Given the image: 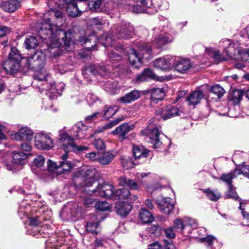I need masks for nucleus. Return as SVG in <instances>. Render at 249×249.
Returning a JSON list of instances; mask_svg holds the SVG:
<instances>
[{"label": "nucleus", "instance_id": "obj_51", "mask_svg": "<svg viewBox=\"0 0 249 249\" xmlns=\"http://www.w3.org/2000/svg\"><path fill=\"white\" fill-rule=\"evenodd\" d=\"M200 241L204 243L208 248H212L213 242L216 241V239L212 235H208L205 237L201 238Z\"/></svg>", "mask_w": 249, "mask_h": 249}, {"label": "nucleus", "instance_id": "obj_30", "mask_svg": "<svg viewBox=\"0 0 249 249\" xmlns=\"http://www.w3.org/2000/svg\"><path fill=\"white\" fill-rule=\"evenodd\" d=\"M164 95V91L162 88H155L151 90V100L156 103L162 100Z\"/></svg>", "mask_w": 249, "mask_h": 249}, {"label": "nucleus", "instance_id": "obj_46", "mask_svg": "<svg viewBox=\"0 0 249 249\" xmlns=\"http://www.w3.org/2000/svg\"><path fill=\"white\" fill-rule=\"evenodd\" d=\"M237 177V175L236 174H234V170L233 172L230 173L223 174L221 176L220 179L227 183L228 184L229 187H231V186H232L231 184L232 180Z\"/></svg>", "mask_w": 249, "mask_h": 249}, {"label": "nucleus", "instance_id": "obj_29", "mask_svg": "<svg viewBox=\"0 0 249 249\" xmlns=\"http://www.w3.org/2000/svg\"><path fill=\"white\" fill-rule=\"evenodd\" d=\"M78 41L79 42L83 44L89 43L90 44V46L87 47V48L88 50H91L94 49V47L98 42V38L94 34H91L88 37L80 36Z\"/></svg>", "mask_w": 249, "mask_h": 249}, {"label": "nucleus", "instance_id": "obj_37", "mask_svg": "<svg viewBox=\"0 0 249 249\" xmlns=\"http://www.w3.org/2000/svg\"><path fill=\"white\" fill-rule=\"evenodd\" d=\"M114 155L109 152H106L100 155L98 158V161L101 164L106 165L109 164L113 159Z\"/></svg>", "mask_w": 249, "mask_h": 249}, {"label": "nucleus", "instance_id": "obj_34", "mask_svg": "<svg viewBox=\"0 0 249 249\" xmlns=\"http://www.w3.org/2000/svg\"><path fill=\"white\" fill-rule=\"evenodd\" d=\"M76 215V211H71L69 206L63 208L60 212V216L65 220H73V217Z\"/></svg>", "mask_w": 249, "mask_h": 249}, {"label": "nucleus", "instance_id": "obj_11", "mask_svg": "<svg viewBox=\"0 0 249 249\" xmlns=\"http://www.w3.org/2000/svg\"><path fill=\"white\" fill-rule=\"evenodd\" d=\"M96 174L97 170L91 166L83 167L79 171V175L84 178L85 187H90L95 182V177Z\"/></svg>", "mask_w": 249, "mask_h": 249}, {"label": "nucleus", "instance_id": "obj_7", "mask_svg": "<svg viewBox=\"0 0 249 249\" xmlns=\"http://www.w3.org/2000/svg\"><path fill=\"white\" fill-rule=\"evenodd\" d=\"M35 145L40 150H49L54 146L52 135L50 133L42 131L36 133L35 136Z\"/></svg>", "mask_w": 249, "mask_h": 249}, {"label": "nucleus", "instance_id": "obj_58", "mask_svg": "<svg viewBox=\"0 0 249 249\" xmlns=\"http://www.w3.org/2000/svg\"><path fill=\"white\" fill-rule=\"evenodd\" d=\"M225 197L226 198H232L235 199V200L239 198L237 194L233 189L232 186H231V187H229V190L226 192Z\"/></svg>", "mask_w": 249, "mask_h": 249}, {"label": "nucleus", "instance_id": "obj_63", "mask_svg": "<svg viewBox=\"0 0 249 249\" xmlns=\"http://www.w3.org/2000/svg\"><path fill=\"white\" fill-rule=\"evenodd\" d=\"M106 240L102 238H96L94 242V249H97L98 248L103 247Z\"/></svg>", "mask_w": 249, "mask_h": 249}, {"label": "nucleus", "instance_id": "obj_5", "mask_svg": "<svg viewBox=\"0 0 249 249\" xmlns=\"http://www.w3.org/2000/svg\"><path fill=\"white\" fill-rule=\"evenodd\" d=\"M151 54V47L149 43H141L137 46V50L129 48L127 51V58L130 64L136 68L142 65V58L149 59Z\"/></svg>", "mask_w": 249, "mask_h": 249}, {"label": "nucleus", "instance_id": "obj_22", "mask_svg": "<svg viewBox=\"0 0 249 249\" xmlns=\"http://www.w3.org/2000/svg\"><path fill=\"white\" fill-rule=\"evenodd\" d=\"M132 208V205L126 202H118L115 205L117 213L123 217L127 215L131 211Z\"/></svg>", "mask_w": 249, "mask_h": 249}, {"label": "nucleus", "instance_id": "obj_18", "mask_svg": "<svg viewBox=\"0 0 249 249\" xmlns=\"http://www.w3.org/2000/svg\"><path fill=\"white\" fill-rule=\"evenodd\" d=\"M157 201L160 211L164 213H170L174 207V201L169 197H163Z\"/></svg>", "mask_w": 249, "mask_h": 249}, {"label": "nucleus", "instance_id": "obj_49", "mask_svg": "<svg viewBox=\"0 0 249 249\" xmlns=\"http://www.w3.org/2000/svg\"><path fill=\"white\" fill-rule=\"evenodd\" d=\"M234 174H236L237 176L240 174H242L245 177L249 178V165H242L239 166L234 170Z\"/></svg>", "mask_w": 249, "mask_h": 249}, {"label": "nucleus", "instance_id": "obj_55", "mask_svg": "<svg viewBox=\"0 0 249 249\" xmlns=\"http://www.w3.org/2000/svg\"><path fill=\"white\" fill-rule=\"evenodd\" d=\"M5 166L6 168L9 170L13 172H17L20 169V167L18 164H16L13 161H8L5 163Z\"/></svg>", "mask_w": 249, "mask_h": 249}, {"label": "nucleus", "instance_id": "obj_33", "mask_svg": "<svg viewBox=\"0 0 249 249\" xmlns=\"http://www.w3.org/2000/svg\"><path fill=\"white\" fill-rule=\"evenodd\" d=\"M124 53L123 49H121L120 51L116 50L115 52L111 51L108 53V59L112 64L120 62L122 59V53Z\"/></svg>", "mask_w": 249, "mask_h": 249}, {"label": "nucleus", "instance_id": "obj_60", "mask_svg": "<svg viewBox=\"0 0 249 249\" xmlns=\"http://www.w3.org/2000/svg\"><path fill=\"white\" fill-rule=\"evenodd\" d=\"M54 17L55 18L58 20L56 25H58V27H60V26L62 24L63 22L65 20L63 14L61 11H56L54 12Z\"/></svg>", "mask_w": 249, "mask_h": 249}, {"label": "nucleus", "instance_id": "obj_19", "mask_svg": "<svg viewBox=\"0 0 249 249\" xmlns=\"http://www.w3.org/2000/svg\"><path fill=\"white\" fill-rule=\"evenodd\" d=\"M141 92L137 89L133 90L117 99V101L123 104H129L139 99L141 96Z\"/></svg>", "mask_w": 249, "mask_h": 249}, {"label": "nucleus", "instance_id": "obj_35", "mask_svg": "<svg viewBox=\"0 0 249 249\" xmlns=\"http://www.w3.org/2000/svg\"><path fill=\"white\" fill-rule=\"evenodd\" d=\"M173 227L178 232L185 234V230L186 229V225L185 222V218L181 219L178 218L174 221Z\"/></svg>", "mask_w": 249, "mask_h": 249}, {"label": "nucleus", "instance_id": "obj_8", "mask_svg": "<svg viewBox=\"0 0 249 249\" xmlns=\"http://www.w3.org/2000/svg\"><path fill=\"white\" fill-rule=\"evenodd\" d=\"M68 153L65 152V154L62 156L63 160L62 161L57 162L49 161V169L53 170L57 175H61L69 171L72 168V164L71 161L67 160L68 158L67 154Z\"/></svg>", "mask_w": 249, "mask_h": 249}, {"label": "nucleus", "instance_id": "obj_57", "mask_svg": "<svg viewBox=\"0 0 249 249\" xmlns=\"http://www.w3.org/2000/svg\"><path fill=\"white\" fill-rule=\"evenodd\" d=\"M66 245H63L59 247H57L56 243H53L51 241H47L46 243V249H67Z\"/></svg>", "mask_w": 249, "mask_h": 249}, {"label": "nucleus", "instance_id": "obj_13", "mask_svg": "<svg viewBox=\"0 0 249 249\" xmlns=\"http://www.w3.org/2000/svg\"><path fill=\"white\" fill-rule=\"evenodd\" d=\"M173 65V69L181 73H185L192 66L188 59L176 56H174Z\"/></svg>", "mask_w": 249, "mask_h": 249}, {"label": "nucleus", "instance_id": "obj_4", "mask_svg": "<svg viewBox=\"0 0 249 249\" xmlns=\"http://www.w3.org/2000/svg\"><path fill=\"white\" fill-rule=\"evenodd\" d=\"M134 35L133 27L130 23H122L120 26H115L111 28L110 34L106 33L102 35L99 41L105 47L114 46V42L118 39H127Z\"/></svg>", "mask_w": 249, "mask_h": 249}, {"label": "nucleus", "instance_id": "obj_38", "mask_svg": "<svg viewBox=\"0 0 249 249\" xmlns=\"http://www.w3.org/2000/svg\"><path fill=\"white\" fill-rule=\"evenodd\" d=\"M130 196L129 191L125 188L118 189L114 194V198L117 200L128 199Z\"/></svg>", "mask_w": 249, "mask_h": 249}, {"label": "nucleus", "instance_id": "obj_47", "mask_svg": "<svg viewBox=\"0 0 249 249\" xmlns=\"http://www.w3.org/2000/svg\"><path fill=\"white\" fill-rule=\"evenodd\" d=\"M102 0H90L88 3L87 2V7L93 11H98L101 10V5Z\"/></svg>", "mask_w": 249, "mask_h": 249}, {"label": "nucleus", "instance_id": "obj_36", "mask_svg": "<svg viewBox=\"0 0 249 249\" xmlns=\"http://www.w3.org/2000/svg\"><path fill=\"white\" fill-rule=\"evenodd\" d=\"M86 230L87 231L92 234H98L101 231V228L99 225V222H87L86 224Z\"/></svg>", "mask_w": 249, "mask_h": 249}, {"label": "nucleus", "instance_id": "obj_39", "mask_svg": "<svg viewBox=\"0 0 249 249\" xmlns=\"http://www.w3.org/2000/svg\"><path fill=\"white\" fill-rule=\"evenodd\" d=\"M24 44L28 50L35 49L38 45V40L35 36H29L25 38Z\"/></svg>", "mask_w": 249, "mask_h": 249}, {"label": "nucleus", "instance_id": "obj_32", "mask_svg": "<svg viewBox=\"0 0 249 249\" xmlns=\"http://www.w3.org/2000/svg\"><path fill=\"white\" fill-rule=\"evenodd\" d=\"M124 120V118L123 117H121L114 120H112L105 124L104 125L98 127L96 130V132L98 133L102 132L105 130L110 129Z\"/></svg>", "mask_w": 249, "mask_h": 249}, {"label": "nucleus", "instance_id": "obj_48", "mask_svg": "<svg viewBox=\"0 0 249 249\" xmlns=\"http://www.w3.org/2000/svg\"><path fill=\"white\" fill-rule=\"evenodd\" d=\"M210 91L214 94L218 98L222 97L225 93L224 89L218 84L212 86L210 89Z\"/></svg>", "mask_w": 249, "mask_h": 249}, {"label": "nucleus", "instance_id": "obj_31", "mask_svg": "<svg viewBox=\"0 0 249 249\" xmlns=\"http://www.w3.org/2000/svg\"><path fill=\"white\" fill-rule=\"evenodd\" d=\"M139 217L143 223H151L154 220V217L151 213L145 208H142L139 212Z\"/></svg>", "mask_w": 249, "mask_h": 249}, {"label": "nucleus", "instance_id": "obj_1", "mask_svg": "<svg viewBox=\"0 0 249 249\" xmlns=\"http://www.w3.org/2000/svg\"><path fill=\"white\" fill-rule=\"evenodd\" d=\"M45 55L41 52H36L33 55L28 57H21L18 50L12 47L8 58L3 63V69L7 74L17 73L20 68V61L25 64V67L39 71L34 75V81L42 82L38 89L40 92L45 90L50 94V98L54 99L60 95L64 88V84L59 82L55 84L51 75L43 68L45 63Z\"/></svg>", "mask_w": 249, "mask_h": 249}, {"label": "nucleus", "instance_id": "obj_61", "mask_svg": "<svg viewBox=\"0 0 249 249\" xmlns=\"http://www.w3.org/2000/svg\"><path fill=\"white\" fill-rule=\"evenodd\" d=\"M174 229V228L173 226L170 227L168 228L165 229L164 230V232L167 237L170 239H173L175 237L176 234L174 231H173Z\"/></svg>", "mask_w": 249, "mask_h": 249}, {"label": "nucleus", "instance_id": "obj_9", "mask_svg": "<svg viewBox=\"0 0 249 249\" xmlns=\"http://www.w3.org/2000/svg\"><path fill=\"white\" fill-rule=\"evenodd\" d=\"M44 219V218L43 216L30 218V225L36 228L35 230V232L33 233V236H36L37 238L41 237H45L49 234L48 231H45V229L48 227V225L47 224H43L42 225L41 224L42 221Z\"/></svg>", "mask_w": 249, "mask_h": 249}, {"label": "nucleus", "instance_id": "obj_24", "mask_svg": "<svg viewBox=\"0 0 249 249\" xmlns=\"http://www.w3.org/2000/svg\"><path fill=\"white\" fill-rule=\"evenodd\" d=\"M118 184L120 186L127 187L131 190H138L141 187V184L135 180L128 179L124 176L119 178Z\"/></svg>", "mask_w": 249, "mask_h": 249}, {"label": "nucleus", "instance_id": "obj_54", "mask_svg": "<svg viewBox=\"0 0 249 249\" xmlns=\"http://www.w3.org/2000/svg\"><path fill=\"white\" fill-rule=\"evenodd\" d=\"M96 209L101 211H106L109 210L110 205L106 201H99L96 203Z\"/></svg>", "mask_w": 249, "mask_h": 249}, {"label": "nucleus", "instance_id": "obj_28", "mask_svg": "<svg viewBox=\"0 0 249 249\" xmlns=\"http://www.w3.org/2000/svg\"><path fill=\"white\" fill-rule=\"evenodd\" d=\"M31 154L22 151H14L13 154V161L18 164L20 167L24 163V161Z\"/></svg>", "mask_w": 249, "mask_h": 249}, {"label": "nucleus", "instance_id": "obj_16", "mask_svg": "<svg viewBox=\"0 0 249 249\" xmlns=\"http://www.w3.org/2000/svg\"><path fill=\"white\" fill-rule=\"evenodd\" d=\"M174 56H167L157 59L154 62L155 68L162 71H167L173 69Z\"/></svg>", "mask_w": 249, "mask_h": 249}, {"label": "nucleus", "instance_id": "obj_41", "mask_svg": "<svg viewBox=\"0 0 249 249\" xmlns=\"http://www.w3.org/2000/svg\"><path fill=\"white\" fill-rule=\"evenodd\" d=\"M102 86L106 91L109 92H113L117 88V82L111 79L104 82Z\"/></svg>", "mask_w": 249, "mask_h": 249}, {"label": "nucleus", "instance_id": "obj_17", "mask_svg": "<svg viewBox=\"0 0 249 249\" xmlns=\"http://www.w3.org/2000/svg\"><path fill=\"white\" fill-rule=\"evenodd\" d=\"M156 113L157 116H160L164 120L180 115L178 109L172 106H168L165 108H160L157 110Z\"/></svg>", "mask_w": 249, "mask_h": 249}, {"label": "nucleus", "instance_id": "obj_3", "mask_svg": "<svg viewBox=\"0 0 249 249\" xmlns=\"http://www.w3.org/2000/svg\"><path fill=\"white\" fill-rule=\"evenodd\" d=\"M88 126L82 122H78L68 130L63 129L59 131V143L66 153L73 151L80 153L87 150L88 148L83 145H78L74 142V139L84 138Z\"/></svg>", "mask_w": 249, "mask_h": 249}, {"label": "nucleus", "instance_id": "obj_14", "mask_svg": "<svg viewBox=\"0 0 249 249\" xmlns=\"http://www.w3.org/2000/svg\"><path fill=\"white\" fill-rule=\"evenodd\" d=\"M33 135V131L28 127H21L18 132L12 131L10 134L11 139L18 141L24 139L30 141L32 139Z\"/></svg>", "mask_w": 249, "mask_h": 249}, {"label": "nucleus", "instance_id": "obj_62", "mask_svg": "<svg viewBox=\"0 0 249 249\" xmlns=\"http://www.w3.org/2000/svg\"><path fill=\"white\" fill-rule=\"evenodd\" d=\"M92 24L94 25H101L106 23V20L100 18L99 17L94 18L90 20Z\"/></svg>", "mask_w": 249, "mask_h": 249}, {"label": "nucleus", "instance_id": "obj_23", "mask_svg": "<svg viewBox=\"0 0 249 249\" xmlns=\"http://www.w3.org/2000/svg\"><path fill=\"white\" fill-rule=\"evenodd\" d=\"M0 6L5 11L8 12H14L20 6V3L18 0H9L6 1H2Z\"/></svg>", "mask_w": 249, "mask_h": 249}, {"label": "nucleus", "instance_id": "obj_15", "mask_svg": "<svg viewBox=\"0 0 249 249\" xmlns=\"http://www.w3.org/2000/svg\"><path fill=\"white\" fill-rule=\"evenodd\" d=\"M137 1L140 2V4H137L134 5L133 8L134 12L136 13H154L156 12V10L154 12L148 11L149 9L151 8V6H154L155 8H160L161 6L160 4L153 2V0H152L150 3H148L146 0H137Z\"/></svg>", "mask_w": 249, "mask_h": 249}, {"label": "nucleus", "instance_id": "obj_20", "mask_svg": "<svg viewBox=\"0 0 249 249\" xmlns=\"http://www.w3.org/2000/svg\"><path fill=\"white\" fill-rule=\"evenodd\" d=\"M133 128V125H129L127 123H124L116 127L114 130L111 132V133L117 135L120 140H124L126 138V135Z\"/></svg>", "mask_w": 249, "mask_h": 249}, {"label": "nucleus", "instance_id": "obj_12", "mask_svg": "<svg viewBox=\"0 0 249 249\" xmlns=\"http://www.w3.org/2000/svg\"><path fill=\"white\" fill-rule=\"evenodd\" d=\"M89 195L95 193L96 196L110 198L114 197L113 186L110 184L99 185L96 189L87 191Z\"/></svg>", "mask_w": 249, "mask_h": 249}, {"label": "nucleus", "instance_id": "obj_6", "mask_svg": "<svg viewBox=\"0 0 249 249\" xmlns=\"http://www.w3.org/2000/svg\"><path fill=\"white\" fill-rule=\"evenodd\" d=\"M149 122L153 123L152 120ZM141 134L145 136L146 141L152 144V147L154 148H158L161 145V142L159 140V130L154 124H150L147 128L141 131Z\"/></svg>", "mask_w": 249, "mask_h": 249}, {"label": "nucleus", "instance_id": "obj_45", "mask_svg": "<svg viewBox=\"0 0 249 249\" xmlns=\"http://www.w3.org/2000/svg\"><path fill=\"white\" fill-rule=\"evenodd\" d=\"M243 94L244 92L242 90H234L230 95V99L234 104H237L242 99Z\"/></svg>", "mask_w": 249, "mask_h": 249}, {"label": "nucleus", "instance_id": "obj_50", "mask_svg": "<svg viewBox=\"0 0 249 249\" xmlns=\"http://www.w3.org/2000/svg\"><path fill=\"white\" fill-rule=\"evenodd\" d=\"M204 192L210 199L212 201H216L220 197V194L217 190H212L208 188L206 189Z\"/></svg>", "mask_w": 249, "mask_h": 249}, {"label": "nucleus", "instance_id": "obj_53", "mask_svg": "<svg viewBox=\"0 0 249 249\" xmlns=\"http://www.w3.org/2000/svg\"><path fill=\"white\" fill-rule=\"evenodd\" d=\"M44 161L45 159L43 156L41 155L37 156L32 162V168H40L42 167L44 164Z\"/></svg>", "mask_w": 249, "mask_h": 249}, {"label": "nucleus", "instance_id": "obj_10", "mask_svg": "<svg viewBox=\"0 0 249 249\" xmlns=\"http://www.w3.org/2000/svg\"><path fill=\"white\" fill-rule=\"evenodd\" d=\"M219 43L224 48V53L228 57L232 59H236L237 51L240 50L238 49L239 43L237 42H232L229 39H224Z\"/></svg>", "mask_w": 249, "mask_h": 249}, {"label": "nucleus", "instance_id": "obj_42", "mask_svg": "<svg viewBox=\"0 0 249 249\" xmlns=\"http://www.w3.org/2000/svg\"><path fill=\"white\" fill-rule=\"evenodd\" d=\"M91 71L94 75L99 74L103 77H107L109 74L107 68L104 66H100L95 68L94 66L90 68Z\"/></svg>", "mask_w": 249, "mask_h": 249}, {"label": "nucleus", "instance_id": "obj_44", "mask_svg": "<svg viewBox=\"0 0 249 249\" xmlns=\"http://www.w3.org/2000/svg\"><path fill=\"white\" fill-rule=\"evenodd\" d=\"M26 201V200H23L18 210V215L21 219L23 218L24 216L27 215L28 213L30 210V206L29 205L26 206V204H27Z\"/></svg>", "mask_w": 249, "mask_h": 249}, {"label": "nucleus", "instance_id": "obj_56", "mask_svg": "<svg viewBox=\"0 0 249 249\" xmlns=\"http://www.w3.org/2000/svg\"><path fill=\"white\" fill-rule=\"evenodd\" d=\"M212 57H213L215 63H219L220 62L225 61L226 58L222 54L220 53L219 51H214L213 53Z\"/></svg>", "mask_w": 249, "mask_h": 249}, {"label": "nucleus", "instance_id": "obj_43", "mask_svg": "<svg viewBox=\"0 0 249 249\" xmlns=\"http://www.w3.org/2000/svg\"><path fill=\"white\" fill-rule=\"evenodd\" d=\"M236 60L249 63V49H244L237 51Z\"/></svg>", "mask_w": 249, "mask_h": 249}, {"label": "nucleus", "instance_id": "obj_40", "mask_svg": "<svg viewBox=\"0 0 249 249\" xmlns=\"http://www.w3.org/2000/svg\"><path fill=\"white\" fill-rule=\"evenodd\" d=\"M121 163L124 168L128 169L134 167V165L139 164V162L131 158L126 157L121 159Z\"/></svg>", "mask_w": 249, "mask_h": 249}, {"label": "nucleus", "instance_id": "obj_2", "mask_svg": "<svg viewBox=\"0 0 249 249\" xmlns=\"http://www.w3.org/2000/svg\"><path fill=\"white\" fill-rule=\"evenodd\" d=\"M36 28L39 38L46 44L47 50L55 56L60 55L57 50L62 45L60 40V36H62V40L66 47L74 44L71 37V33L65 32L58 25L52 24L50 19L37 22Z\"/></svg>", "mask_w": 249, "mask_h": 249}, {"label": "nucleus", "instance_id": "obj_25", "mask_svg": "<svg viewBox=\"0 0 249 249\" xmlns=\"http://www.w3.org/2000/svg\"><path fill=\"white\" fill-rule=\"evenodd\" d=\"M173 40L172 36L168 34H162L155 37L152 42V44L156 48L161 47L164 44L171 42Z\"/></svg>", "mask_w": 249, "mask_h": 249}, {"label": "nucleus", "instance_id": "obj_27", "mask_svg": "<svg viewBox=\"0 0 249 249\" xmlns=\"http://www.w3.org/2000/svg\"><path fill=\"white\" fill-rule=\"evenodd\" d=\"M119 109V107L116 105H106L100 113L103 117L107 119L114 115L118 111Z\"/></svg>", "mask_w": 249, "mask_h": 249}, {"label": "nucleus", "instance_id": "obj_52", "mask_svg": "<svg viewBox=\"0 0 249 249\" xmlns=\"http://www.w3.org/2000/svg\"><path fill=\"white\" fill-rule=\"evenodd\" d=\"M154 76L153 71L147 69L145 70L141 75L138 76L137 80L140 81H143L146 80L147 77L153 78Z\"/></svg>", "mask_w": 249, "mask_h": 249}, {"label": "nucleus", "instance_id": "obj_59", "mask_svg": "<svg viewBox=\"0 0 249 249\" xmlns=\"http://www.w3.org/2000/svg\"><path fill=\"white\" fill-rule=\"evenodd\" d=\"M184 218L186 228L191 227V229H195L197 227V223L195 219L187 217Z\"/></svg>", "mask_w": 249, "mask_h": 249}, {"label": "nucleus", "instance_id": "obj_21", "mask_svg": "<svg viewBox=\"0 0 249 249\" xmlns=\"http://www.w3.org/2000/svg\"><path fill=\"white\" fill-rule=\"evenodd\" d=\"M149 151L142 146H134L133 154L135 160L139 163L144 162L148 156Z\"/></svg>", "mask_w": 249, "mask_h": 249}, {"label": "nucleus", "instance_id": "obj_64", "mask_svg": "<svg viewBox=\"0 0 249 249\" xmlns=\"http://www.w3.org/2000/svg\"><path fill=\"white\" fill-rule=\"evenodd\" d=\"M95 148L97 150H104L105 148V144L104 141L101 139L96 140L94 143Z\"/></svg>", "mask_w": 249, "mask_h": 249}, {"label": "nucleus", "instance_id": "obj_26", "mask_svg": "<svg viewBox=\"0 0 249 249\" xmlns=\"http://www.w3.org/2000/svg\"><path fill=\"white\" fill-rule=\"evenodd\" d=\"M204 98V94L200 90H195L192 92L187 97L186 100L189 105L195 106L199 104Z\"/></svg>", "mask_w": 249, "mask_h": 249}]
</instances>
